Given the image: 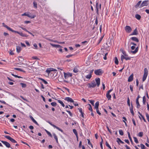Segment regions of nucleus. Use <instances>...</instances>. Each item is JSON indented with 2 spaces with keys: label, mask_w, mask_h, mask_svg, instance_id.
<instances>
[{
  "label": "nucleus",
  "mask_w": 149,
  "mask_h": 149,
  "mask_svg": "<svg viewBox=\"0 0 149 149\" xmlns=\"http://www.w3.org/2000/svg\"><path fill=\"white\" fill-rule=\"evenodd\" d=\"M138 48L139 47H137L135 48V50L134 51H131V52L133 54H136L138 52Z\"/></svg>",
  "instance_id": "obj_22"
},
{
  "label": "nucleus",
  "mask_w": 149,
  "mask_h": 149,
  "mask_svg": "<svg viewBox=\"0 0 149 149\" xmlns=\"http://www.w3.org/2000/svg\"><path fill=\"white\" fill-rule=\"evenodd\" d=\"M20 84L22 85V88H25L26 86V84L23 83H21Z\"/></svg>",
  "instance_id": "obj_43"
},
{
  "label": "nucleus",
  "mask_w": 149,
  "mask_h": 149,
  "mask_svg": "<svg viewBox=\"0 0 149 149\" xmlns=\"http://www.w3.org/2000/svg\"><path fill=\"white\" fill-rule=\"evenodd\" d=\"M119 134L122 136L123 135V130H119Z\"/></svg>",
  "instance_id": "obj_42"
},
{
  "label": "nucleus",
  "mask_w": 149,
  "mask_h": 149,
  "mask_svg": "<svg viewBox=\"0 0 149 149\" xmlns=\"http://www.w3.org/2000/svg\"><path fill=\"white\" fill-rule=\"evenodd\" d=\"M143 103L144 104H146V98L145 96H144L143 97Z\"/></svg>",
  "instance_id": "obj_38"
},
{
  "label": "nucleus",
  "mask_w": 149,
  "mask_h": 149,
  "mask_svg": "<svg viewBox=\"0 0 149 149\" xmlns=\"http://www.w3.org/2000/svg\"><path fill=\"white\" fill-rule=\"evenodd\" d=\"M125 59L126 60H130L131 59V58L128 56H125Z\"/></svg>",
  "instance_id": "obj_54"
},
{
  "label": "nucleus",
  "mask_w": 149,
  "mask_h": 149,
  "mask_svg": "<svg viewBox=\"0 0 149 149\" xmlns=\"http://www.w3.org/2000/svg\"><path fill=\"white\" fill-rule=\"evenodd\" d=\"M3 25L8 30H9L10 29V28L7 25H6L4 23H2Z\"/></svg>",
  "instance_id": "obj_36"
},
{
  "label": "nucleus",
  "mask_w": 149,
  "mask_h": 149,
  "mask_svg": "<svg viewBox=\"0 0 149 149\" xmlns=\"http://www.w3.org/2000/svg\"><path fill=\"white\" fill-rule=\"evenodd\" d=\"M92 77L91 72L86 76L85 77L86 79H90Z\"/></svg>",
  "instance_id": "obj_24"
},
{
  "label": "nucleus",
  "mask_w": 149,
  "mask_h": 149,
  "mask_svg": "<svg viewBox=\"0 0 149 149\" xmlns=\"http://www.w3.org/2000/svg\"><path fill=\"white\" fill-rule=\"evenodd\" d=\"M95 73L97 75H100L103 72L101 69H99L95 70L94 71Z\"/></svg>",
  "instance_id": "obj_4"
},
{
  "label": "nucleus",
  "mask_w": 149,
  "mask_h": 149,
  "mask_svg": "<svg viewBox=\"0 0 149 149\" xmlns=\"http://www.w3.org/2000/svg\"><path fill=\"white\" fill-rule=\"evenodd\" d=\"M1 142L3 143L7 148H9L10 147V143L6 141H1Z\"/></svg>",
  "instance_id": "obj_11"
},
{
  "label": "nucleus",
  "mask_w": 149,
  "mask_h": 149,
  "mask_svg": "<svg viewBox=\"0 0 149 149\" xmlns=\"http://www.w3.org/2000/svg\"><path fill=\"white\" fill-rule=\"evenodd\" d=\"M127 103L129 106H130V99L129 97H128L127 98Z\"/></svg>",
  "instance_id": "obj_58"
},
{
  "label": "nucleus",
  "mask_w": 149,
  "mask_h": 149,
  "mask_svg": "<svg viewBox=\"0 0 149 149\" xmlns=\"http://www.w3.org/2000/svg\"><path fill=\"white\" fill-rule=\"evenodd\" d=\"M112 90V89L110 90L107 92L106 94V97L109 100H110L111 98V95H110V93L111 92Z\"/></svg>",
  "instance_id": "obj_6"
},
{
  "label": "nucleus",
  "mask_w": 149,
  "mask_h": 149,
  "mask_svg": "<svg viewBox=\"0 0 149 149\" xmlns=\"http://www.w3.org/2000/svg\"><path fill=\"white\" fill-rule=\"evenodd\" d=\"M114 62L115 63V64L116 65H118V60L117 57H115Z\"/></svg>",
  "instance_id": "obj_35"
},
{
  "label": "nucleus",
  "mask_w": 149,
  "mask_h": 149,
  "mask_svg": "<svg viewBox=\"0 0 149 149\" xmlns=\"http://www.w3.org/2000/svg\"><path fill=\"white\" fill-rule=\"evenodd\" d=\"M138 113L141 117H140V116H139V118L141 119V117L142 118L143 120L144 121L146 122V120L144 118V117L141 114V113L139 112H138Z\"/></svg>",
  "instance_id": "obj_25"
},
{
  "label": "nucleus",
  "mask_w": 149,
  "mask_h": 149,
  "mask_svg": "<svg viewBox=\"0 0 149 149\" xmlns=\"http://www.w3.org/2000/svg\"><path fill=\"white\" fill-rule=\"evenodd\" d=\"M22 16H27L28 17H29L31 18H33L36 17V16L35 15L31 16V15H29V14L26 13H25L24 14H22Z\"/></svg>",
  "instance_id": "obj_12"
},
{
  "label": "nucleus",
  "mask_w": 149,
  "mask_h": 149,
  "mask_svg": "<svg viewBox=\"0 0 149 149\" xmlns=\"http://www.w3.org/2000/svg\"><path fill=\"white\" fill-rule=\"evenodd\" d=\"M99 102L98 101H97L95 104V106L94 108L95 109L98 108V107L99 105Z\"/></svg>",
  "instance_id": "obj_21"
},
{
  "label": "nucleus",
  "mask_w": 149,
  "mask_h": 149,
  "mask_svg": "<svg viewBox=\"0 0 149 149\" xmlns=\"http://www.w3.org/2000/svg\"><path fill=\"white\" fill-rule=\"evenodd\" d=\"M125 56H124L123 55H122L121 56V59L122 61H123V60L125 59Z\"/></svg>",
  "instance_id": "obj_50"
},
{
  "label": "nucleus",
  "mask_w": 149,
  "mask_h": 149,
  "mask_svg": "<svg viewBox=\"0 0 149 149\" xmlns=\"http://www.w3.org/2000/svg\"><path fill=\"white\" fill-rule=\"evenodd\" d=\"M88 105L89 106V107L88 108L89 110L90 111H91L92 112L93 110H92V106H91V105L90 104H88Z\"/></svg>",
  "instance_id": "obj_47"
},
{
  "label": "nucleus",
  "mask_w": 149,
  "mask_h": 149,
  "mask_svg": "<svg viewBox=\"0 0 149 149\" xmlns=\"http://www.w3.org/2000/svg\"><path fill=\"white\" fill-rule=\"evenodd\" d=\"M140 147H141V149H145L146 148L145 146L143 144H140Z\"/></svg>",
  "instance_id": "obj_41"
},
{
  "label": "nucleus",
  "mask_w": 149,
  "mask_h": 149,
  "mask_svg": "<svg viewBox=\"0 0 149 149\" xmlns=\"http://www.w3.org/2000/svg\"><path fill=\"white\" fill-rule=\"evenodd\" d=\"M134 142L136 143H139V142H138V141L137 138L136 137H134Z\"/></svg>",
  "instance_id": "obj_48"
},
{
  "label": "nucleus",
  "mask_w": 149,
  "mask_h": 149,
  "mask_svg": "<svg viewBox=\"0 0 149 149\" xmlns=\"http://www.w3.org/2000/svg\"><path fill=\"white\" fill-rule=\"evenodd\" d=\"M131 39L132 40L137 42H138L139 41L138 39L136 37H132L131 38Z\"/></svg>",
  "instance_id": "obj_20"
},
{
  "label": "nucleus",
  "mask_w": 149,
  "mask_h": 149,
  "mask_svg": "<svg viewBox=\"0 0 149 149\" xmlns=\"http://www.w3.org/2000/svg\"><path fill=\"white\" fill-rule=\"evenodd\" d=\"M143 135V132H140L138 134V136L140 137H142Z\"/></svg>",
  "instance_id": "obj_45"
},
{
  "label": "nucleus",
  "mask_w": 149,
  "mask_h": 149,
  "mask_svg": "<svg viewBox=\"0 0 149 149\" xmlns=\"http://www.w3.org/2000/svg\"><path fill=\"white\" fill-rule=\"evenodd\" d=\"M117 142L119 144H120L119 142H120L121 141H122L120 140V138H117Z\"/></svg>",
  "instance_id": "obj_57"
},
{
  "label": "nucleus",
  "mask_w": 149,
  "mask_h": 149,
  "mask_svg": "<svg viewBox=\"0 0 149 149\" xmlns=\"http://www.w3.org/2000/svg\"><path fill=\"white\" fill-rule=\"evenodd\" d=\"M14 69L15 70H19V71H21V72H25V71H24L22 69L20 68H14Z\"/></svg>",
  "instance_id": "obj_32"
},
{
  "label": "nucleus",
  "mask_w": 149,
  "mask_h": 149,
  "mask_svg": "<svg viewBox=\"0 0 149 149\" xmlns=\"http://www.w3.org/2000/svg\"><path fill=\"white\" fill-rule=\"evenodd\" d=\"M33 6L34 7L36 8H37V3L35 1H34L33 3Z\"/></svg>",
  "instance_id": "obj_37"
},
{
  "label": "nucleus",
  "mask_w": 149,
  "mask_h": 149,
  "mask_svg": "<svg viewBox=\"0 0 149 149\" xmlns=\"http://www.w3.org/2000/svg\"><path fill=\"white\" fill-rule=\"evenodd\" d=\"M53 135L54 137V139H55L57 143H58V138L57 136L56 135V134L55 133H53Z\"/></svg>",
  "instance_id": "obj_30"
},
{
  "label": "nucleus",
  "mask_w": 149,
  "mask_h": 149,
  "mask_svg": "<svg viewBox=\"0 0 149 149\" xmlns=\"http://www.w3.org/2000/svg\"><path fill=\"white\" fill-rule=\"evenodd\" d=\"M135 17L138 20H140L141 18V16L138 14H136L135 15Z\"/></svg>",
  "instance_id": "obj_34"
},
{
  "label": "nucleus",
  "mask_w": 149,
  "mask_h": 149,
  "mask_svg": "<svg viewBox=\"0 0 149 149\" xmlns=\"http://www.w3.org/2000/svg\"><path fill=\"white\" fill-rule=\"evenodd\" d=\"M19 27L20 28H21L23 30H24V31H26V32H27V30L25 28H24V27H21L20 26H19Z\"/></svg>",
  "instance_id": "obj_61"
},
{
  "label": "nucleus",
  "mask_w": 149,
  "mask_h": 149,
  "mask_svg": "<svg viewBox=\"0 0 149 149\" xmlns=\"http://www.w3.org/2000/svg\"><path fill=\"white\" fill-rule=\"evenodd\" d=\"M87 140H88V144L89 145H91L92 147H93V146L92 145V144L91 143L90 140L89 139H87Z\"/></svg>",
  "instance_id": "obj_53"
},
{
  "label": "nucleus",
  "mask_w": 149,
  "mask_h": 149,
  "mask_svg": "<svg viewBox=\"0 0 149 149\" xmlns=\"http://www.w3.org/2000/svg\"><path fill=\"white\" fill-rule=\"evenodd\" d=\"M106 145L107 147L109 148L110 149H111V148L110 146L109 145V144L107 143V141H106Z\"/></svg>",
  "instance_id": "obj_46"
},
{
  "label": "nucleus",
  "mask_w": 149,
  "mask_h": 149,
  "mask_svg": "<svg viewBox=\"0 0 149 149\" xmlns=\"http://www.w3.org/2000/svg\"><path fill=\"white\" fill-rule=\"evenodd\" d=\"M132 122L134 124V125H135V126H136V123H135V121L134 120V119L133 118L132 119Z\"/></svg>",
  "instance_id": "obj_62"
},
{
  "label": "nucleus",
  "mask_w": 149,
  "mask_h": 149,
  "mask_svg": "<svg viewBox=\"0 0 149 149\" xmlns=\"http://www.w3.org/2000/svg\"><path fill=\"white\" fill-rule=\"evenodd\" d=\"M17 33L19 34L20 36L23 37H27V36L26 34L23 33L22 32H17Z\"/></svg>",
  "instance_id": "obj_29"
},
{
  "label": "nucleus",
  "mask_w": 149,
  "mask_h": 149,
  "mask_svg": "<svg viewBox=\"0 0 149 149\" xmlns=\"http://www.w3.org/2000/svg\"><path fill=\"white\" fill-rule=\"evenodd\" d=\"M133 74H132L129 77L128 79V82H131L133 80Z\"/></svg>",
  "instance_id": "obj_15"
},
{
  "label": "nucleus",
  "mask_w": 149,
  "mask_h": 149,
  "mask_svg": "<svg viewBox=\"0 0 149 149\" xmlns=\"http://www.w3.org/2000/svg\"><path fill=\"white\" fill-rule=\"evenodd\" d=\"M95 81L96 83V85H97V86L98 87L99 86L100 84V78H96L95 79Z\"/></svg>",
  "instance_id": "obj_14"
},
{
  "label": "nucleus",
  "mask_w": 149,
  "mask_h": 149,
  "mask_svg": "<svg viewBox=\"0 0 149 149\" xmlns=\"http://www.w3.org/2000/svg\"><path fill=\"white\" fill-rule=\"evenodd\" d=\"M66 111L69 113L70 116H72V114L71 113L70 111L67 110Z\"/></svg>",
  "instance_id": "obj_60"
},
{
  "label": "nucleus",
  "mask_w": 149,
  "mask_h": 149,
  "mask_svg": "<svg viewBox=\"0 0 149 149\" xmlns=\"http://www.w3.org/2000/svg\"><path fill=\"white\" fill-rule=\"evenodd\" d=\"M30 118H31L33 122L35 124H36L37 125H39V124L36 121V120L34 119V118H33V117L31 116H30Z\"/></svg>",
  "instance_id": "obj_16"
},
{
  "label": "nucleus",
  "mask_w": 149,
  "mask_h": 149,
  "mask_svg": "<svg viewBox=\"0 0 149 149\" xmlns=\"http://www.w3.org/2000/svg\"><path fill=\"white\" fill-rule=\"evenodd\" d=\"M122 52L123 54V55L124 56H127V55L126 53V52L125 51H123Z\"/></svg>",
  "instance_id": "obj_55"
},
{
  "label": "nucleus",
  "mask_w": 149,
  "mask_h": 149,
  "mask_svg": "<svg viewBox=\"0 0 149 149\" xmlns=\"http://www.w3.org/2000/svg\"><path fill=\"white\" fill-rule=\"evenodd\" d=\"M148 70L147 68H145L144 69V72L143 77L142 80L144 81L146 79L148 74Z\"/></svg>",
  "instance_id": "obj_1"
},
{
  "label": "nucleus",
  "mask_w": 149,
  "mask_h": 149,
  "mask_svg": "<svg viewBox=\"0 0 149 149\" xmlns=\"http://www.w3.org/2000/svg\"><path fill=\"white\" fill-rule=\"evenodd\" d=\"M64 77L65 79L68 78L69 77L72 76V74L70 73H65L64 72Z\"/></svg>",
  "instance_id": "obj_5"
},
{
  "label": "nucleus",
  "mask_w": 149,
  "mask_h": 149,
  "mask_svg": "<svg viewBox=\"0 0 149 149\" xmlns=\"http://www.w3.org/2000/svg\"><path fill=\"white\" fill-rule=\"evenodd\" d=\"M125 29L126 32L128 33H130L132 31V28L129 26H126Z\"/></svg>",
  "instance_id": "obj_7"
},
{
  "label": "nucleus",
  "mask_w": 149,
  "mask_h": 149,
  "mask_svg": "<svg viewBox=\"0 0 149 149\" xmlns=\"http://www.w3.org/2000/svg\"><path fill=\"white\" fill-rule=\"evenodd\" d=\"M56 71V70L55 69H54L52 68H47V70H46V72L49 74L51 71Z\"/></svg>",
  "instance_id": "obj_10"
},
{
  "label": "nucleus",
  "mask_w": 149,
  "mask_h": 149,
  "mask_svg": "<svg viewBox=\"0 0 149 149\" xmlns=\"http://www.w3.org/2000/svg\"><path fill=\"white\" fill-rule=\"evenodd\" d=\"M136 104L137 105V107L138 108H139L140 107V105L139 103V100H137V99H136Z\"/></svg>",
  "instance_id": "obj_28"
},
{
  "label": "nucleus",
  "mask_w": 149,
  "mask_h": 149,
  "mask_svg": "<svg viewBox=\"0 0 149 149\" xmlns=\"http://www.w3.org/2000/svg\"><path fill=\"white\" fill-rule=\"evenodd\" d=\"M141 2V1H139L137 4L135 6V8H137L139 7V5H140Z\"/></svg>",
  "instance_id": "obj_39"
},
{
  "label": "nucleus",
  "mask_w": 149,
  "mask_h": 149,
  "mask_svg": "<svg viewBox=\"0 0 149 149\" xmlns=\"http://www.w3.org/2000/svg\"><path fill=\"white\" fill-rule=\"evenodd\" d=\"M9 31H12V32H15V33H17V32H19L18 31H14V30H13L11 28H10V29Z\"/></svg>",
  "instance_id": "obj_52"
},
{
  "label": "nucleus",
  "mask_w": 149,
  "mask_h": 149,
  "mask_svg": "<svg viewBox=\"0 0 149 149\" xmlns=\"http://www.w3.org/2000/svg\"><path fill=\"white\" fill-rule=\"evenodd\" d=\"M4 136L6 138L10 140L13 143H16L17 142L14 139L9 136Z\"/></svg>",
  "instance_id": "obj_3"
},
{
  "label": "nucleus",
  "mask_w": 149,
  "mask_h": 149,
  "mask_svg": "<svg viewBox=\"0 0 149 149\" xmlns=\"http://www.w3.org/2000/svg\"><path fill=\"white\" fill-rule=\"evenodd\" d=\"M146 116L147 119H148L149 118V115L147 113H146Z\"/></svg>",
  "instance_id": "obj_64"
},
{
  "label": "nucleus",
  "mask_w": 149,
  "mask_h": 149,
  "mask_svg": "<svg viewBox=\"0 0 149 149\" xmlns=\"http://www.w3.org/2000/svg\"><path fill=\"white\" fill-rule=\"evenodd\" d=\"M39 79L40 80L42 81L46 84H48L47 82L46 81L45 79L42 78H40Z\"/></svg>",
  "instance_id": "obj_40"
},
{
  "label": "nucleus",
  "mask_w": 149,
  "mask_h": 149,
  "mask_svg": "<svg viewBox=\"0 0 149 149\" xmlns=\"http://www.w3.org/2000/svg\"><path fill=\"white\" fill-rule=\"evenodd\" d=\"M51 105L54 107H55L56 105V103L55 102H52L51 103Z\"/></svg>",
  "instance_id": "obj_44"
},
{
  "label": "nucleus",
  "mask_w": 149,
  "mask_h": 149,
  "mask_svg": "<svg viewBox=\"0 0 149 149\" xmlns=\"http://www.w3.org/2000/svg\"><path fill=\"white\" fill-rule=\"evenodd\" d=\"M136 85L137 86H138L139 84V81L138 80V79H137L136 80Z\"/></svg>",
  "instance_id": "obj_63"
},
{
  "label": "nucleus",
  "mask_w": 149,
  "mask_h": 149,
  "mask_svg": "<svg viewBox=\"0 0 149 149\" xmlns=\"http://www.w3.org/2000/svg\"><path fill=\"white\" fill-rule=\"evenodd\" d=\"M65 100L68 102H74V100L70 97H65Z\"/></svg>",
  "instance_id": "obj_13"
},
{
  "label": "nucleus",
  "mask_w": 149,
  "mask_h": 149,
  "mask_svg": "<svg viewBox=\"0 0 149 149\" xmlns=\"http://www.w3.org/2000/svg\"><path fill=\"white\" fill-rule=\"evenodd\" d=\"M138 34V31L136 29H134L133 32L131 34L132 35H137Z\"/></svg>",
  "instance_id": "obj_19"
},
{
  "label": "nucleus",
  "mask_w": 149,
  "mask_h": 149,
  "mask_svg": "<svg viewBox=\"0 0 149 149\" xmlns=\"http://www.w3.org/2000/svg\"><path fill=\"white\" fill-rule=\"evenodd\" d=\"M90 103L92 104V105L94 106V100H90Z\"/></svg>",
  "instance_id": "obj_59"
},
{
  "label": "nucleus",
  "mask_w": 149,
  "mask_h": 149,
  "mask_svg": "<svg viewBox=\"0 0 149 149\" xmlns=\"http://www.w3.org/2000/svg\"><path fill=\"white\" fill-rule=\"evenodd\" d=\"M130 88L131 92H132L133 91V87L132 85H130Z\"/></svg>",
  "instance_id": "obj_51"
},
{
  "label": "nucleus",
  "mask_w": 149,
  "mask_h": 149,
  "mask_svg": "<svg viewBox=\"0 0 149 149\" xmlns=\"http://www.w3.org/2000/svg\"><path fill=\"white\" fill-rule=\"evenodd\" d=\"M58 103L60 104L63 107H65V105L62 101L60 100H58Z\"/></svg>",
  "instance_id": "obj_31"
},
{
  "label": "nucleus",
  "mask_w": 149,
  "mask_h": 149,
  "mask_svg": "<svg viewBox=\"0 0 149 149\" xmlns=\"http://www.w3.org/2000/svg\"><path fill=\"white\" fill-rule=\"evenodd\" d=\"M73 131L74 133L75 134V135L76 136L77 138H78V134L77 133V130H76L74 129L73 130Z\"/></svg>",
  "instance_id": "obj_33"
},
{
  "label": "nucleus",
  "mask_w": 149,
  "mask_h": 149,
  "mask_svg": "<svg viewBox=\"0 0 149 149\" xmlns=\"http://www.w3.org/2000/svg\"><path fill=\"white\" fill-rule=\"evenodd\" d=\"M88 86L89 88H91L95 87L96 86V84L94 81L91 83H88Z\"/></svg>",
  "instance_id": "obj_2"
},
{
  "label": "nucleus",
  "mask_w": 149,
  "mask_h": 149,
  "mask_svg": "<svg viewBox=\"0 0 149 149\" xmlns=\"http://www.w3.org/2000/svg\"><path fill=\"white\" fill-rule=\"evenodd\" d=\"M48 123L52 126L53 127H54L56 128V129H57V130H59V131H60L61 132H63V130H61V129L59 127H57L56 126V125H55L52 124V123L50 122H48Z\"/></svg>",
  "instance_id": "obj_9"
},
{
  "label": "nucleus",
  "mask_w": 149,
  "mask_h": 149,
  "mask_svg": "<svg viewBox=\"0 0 149 149\" xmlns=\"http://www.w3.org/2000/svg\"><path fill=\"white\" fill-rule=\"evenodd\" d=\"M22 49L21 47L19 46H17L16 47L17 52L19 53L21 51Z\"/></svg>",
  "instance_id": "obj_18"
},
{
  "label": "nucleus",
  "mask_w": 149,
  "mask_h": 149,
  "mask_svg": "<svg viewBox=\"0 0 149 149\" xmlns=\"http://www.w3.org/2000/svg\"><path fill=\"white\" fill-rule=\"evenodd\" d=\"M18 60L20 63H21L23 61L24 59L22 56H19L18 57Z\"/></svg>",
  "instance_id": "obj_26"
},
{
  "label": "nucleus",
  "mask_w": 149,
  "mask_h": 149,
  "mask_svg": "<svg viewBox=\"0 0 149 149\" xmlns=\"http://www.w3.org/2000/svg\"><path fill=\"white\" fill-rule=\"evenodd\" d=\"M149 3V1L148 0L145 1H143L141 5V7L145 6H147Z\"/></svg>",
  "instance_id": "obj_8"
},
{
  "label": "nucleus",
  "mask_w": 149,
  "mask_h": 149,
  "mask_svg": "<svg viewBox=\"0 0 149 149\" xmlns=\"http://www.w3.org/2000/svg\"><path fill=\"white\" fill-rule=\"evenodd\" d=\"M73 72L75 73H77L79 72V70L77 67H75L73 70Z\"/></svg>",
  "instance_id": "obj_23"
},
{
  "label": "nucleus",
  "mask_w": 149,
  "mask_h": 149,
  "mask_svg": "<svg viewBox=\"0 0 149 149\" xmlns=\"http://www.w3.org/2000/svg\"><path fill=\"white\" fill-rule=\"evenodd\" d=\"M50 45L54 47H57V48H59V47H61V46L59 45H55L52 44L51 43H50Z\"/></svg>",
  "instance_id": "obj_17"
},
{
  "label": "nucleus",
  "mask_w": 149,
  "mask_h": 149,
  "mask_svg": "<svg viewBox=\"0 0 149 149\" xmlns=\"http://www.w3.org/2000/svg\"><path fill=\"white\" fill-rule=\"evenodd\" d=\"M96 13L97 14H98V8H99V4L98 3H96Z\"/></svg>",
  "instance_id": "obj_27"
},
{
  "label": "nucleus",
  "mask_w": 149,
  "mask_h": 149,
  "mask_svg": "<svg viewBox=\"0 0 149 149\" xmlns=\"http://www.w3.org/2000/svg\"><path fill=\"white\" fill-rule=\"evenodd\" d=\"M96 109V112L97 113L100 115L101 114V113L99 111V110L98 109V108L97 109Z\"/></svg>",
  "instance_id": "obj_49"
},
{
  "label": "nucleus",
  "mask_w": 149,
  "mask_h": 149,
  "mask_svg": "<svg viewBox=\"0 0 149 149\" xmlns=\"http://www.w3.org/2000/svg\"><path fill=\"white\" fill-rule=\"evenodd\" d=\"M130 110L131 113H132V115L133 116H134V111L133 110V109H130Z\"/></svg>",
  "instance_id": "obj_56"
}]
</instances>
